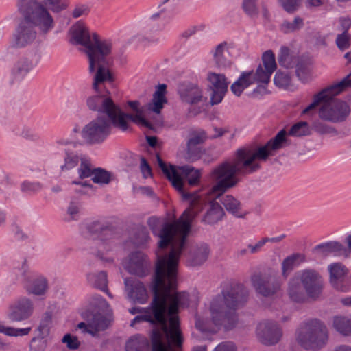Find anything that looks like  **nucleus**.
I'll return each mask as SVG.
<instances>
[{
  "label": "nucleus",
  "instance_id": "1",
  "mask_svg": "<svg viewBox=\"0 0 351 351\" xmlns=\"http://www.w3.org/2000/svg\"><path fill=\"white\" fill-rule=\"evenodd\" d=\"M177 274L162 271L161 266L156 268L152 286L154 294L151 304L147 308L132 307V315L138 314L131 322L130 326L141 322L160 326L152 333V351L155 346H161L165 351H178L182 345L183 337L180 328L178 312L180 308L189 306V293L178 292Z\"/></svg>",
  "mask_w": 351,
  "mask_h": 351
},
{
  "label": "nucleus",
  "instance_id": "2",
  "mask_svg": "<svg viewBox=\"0 0 351 351\" xmlns=\"http://www.w3.org/2000/svg\"><path fill=\"white\" fill-rule=\"evenodd\" d=\"M286 134V131L282 130L263 146H242L234 152L232 159L223 161L212 170L210 177L215 184L211 188L210 193L216 199H219L228 213L238 218L245 215L239 200L232 195L223 194L238 184L239 179L237 175L247 176L258 171L261 169L260 162L266 161L273 155V152L283 147Z\"/></svg>",
  "mask_w": 351,
  "mask_h": 351
},
{
  "label": "nucleus",
  "instance_id": "3",
  "mask_svg": "<svg viewBox=\"0 0 351 351\" xmlns=\"http://www.w3.org/2000/svg\"><path fill=\"white\" fill-rule=\"evenodd\" d=\"M189 210H185L178 219L173 223L164 221L160 218L151 217L147 219V225L153 234L159 238L158 247L159 250L171 245L168 254L160 255L156 268L161 266L162 271L169 274H178V265L180 256L187 247V237L191 230V223L195 219V214Z\"/></svg>",
  "mask_w": 351,
  "mask_h": 351
},
{
  "label": "nucleus",
  "instance_id": "4",
  "mask_svg": "<svg viewBox=\"0 0 351 351\" xmlns=\"http://www.w3.org/2000/svg\"><path fill=\"white\" fill-rule=\"evenodd\" d=\"M248 297L247 289L241 284H232L223 289L213 299L210 305V318L195 317V326L202 332L215 333L223 326L233 328L238 322L236 309L243 306Z\"/></svg>",
  "mask_w": 351,
  "mask_h": 351
},
{
  "label": "nucleus",
  "instance_id": "5",
  "mask_svg": "<svg viewBox=\"0 0 351 351\" xmlns=\"http://www.w3.org/2000/svg\"><path fill=\"white\" fill-rule=\"evenodd\" d=\"M69 34L71 44L84 47L88 58L89 72H95L97 67L95 74L94 84L95 88H97L99 83L110 77V72L108 66L112 61L111 58L112 40H101L95 32H90L87 26L80 21L71 27Z\"/></svg>",
  "mask_w": 351,
  "mask_h": 351
},
{
  "label": "nucleus",
  "instance_id": "6",
  "mask_svg": "<svg viewBox=\"0 0 351 351\" xmlns=\"http://www.w3.org/2000/svg\"><path fill=\"white\" fill-rule=\"evenodd\" d=\"M19 10L23 16L10 37V45L23 49L33 44L37 38L36 27L46 34L54 26L53 19L45 8L36 0H19Z\"/></svg>",
  "mask_w": 351,
  "mask_h": 351
},
{
  "label": "nucleus",
  "instance_id": "7",
  "mask_svg": "<svg viewBox=\"0 0 351 351\" xmlns=\"http://www.w3.org/2000/svg\"><path fill=\"white\" fill-rule=\"evenodd\" d=\"M156 159L159 167L173 186L181 193L184 199L189 201V207L186 210L195 214V217L203 210L206 202L197 193L186 192L184 180L191 186L198 185L201 178L200 171L191 165H167L159 155H156Z\"/></svg>",
  "mask_w": 351,
  "mask_h": 351
},
{
  "label": "nucleus",
  "instance_id": "8",
  "mask_svg": "<svg viewBox=\"0 0 351 351\" xmlns=\"http://www.w3.org/2000/svg\"><path fill=\"white\" fill-rule=\"evenodd\" d=\"M348 88H351L350 75L314 95L313 101L302 110V114H308L322 103L319 110V117L322 120L332 123L343 121L350 114V107L346 102L332 97Z\"/></svg>",
  "mask_w": 351,
  "mask_h": 351
},
{
  "label": "nucleus",
  "instance_id": "9",
  "mask_svg": "<svg viewBox=\"0 0 351 351\" xmlns=\"http://www.w3.org/2000/svg\"><path fill=\"white\" fill-rule=\"evenodd\" d=\"M296 339L306 350H319L328 342V330L322 322L317 319L311 320L300 328Z\"/></svg>",
  "mask_w": 351,
  "mask_h": 351
},
{
  "label": "nucleus",
  "instance_id": "10",
  "mask_svg": "<svg viewBox=\"0 0 351 351\" xmlns=\"http://www.w3.org/2000/svg\"><path fill=\"white\" fill-rule=\"evenodd\" d=\"M17 280L28 295L36 297H45L49 286L47 278L43 274L32 271L25 261L20 267L15 269Z\"/></svg>",
  "mask_w": 351,
  "mask_h": 351
},
{
  "label": "nucleus",
  "instance_id": "11",
  "mask_svg": "<svg viewBox=\"0 0 351 351\" xmlns=\"http://www.w3.org/2000/svg\"><path fill=\"white\" fill-rule=\"evenodd\" d=\"M114 121L104 115H99L85 125L81 132V136L88 145L103 143L111 134Z\"/></svg>",
  "mask_w": 351,
  "mask_h": 351
},
{
  "label": "nucleus",
  "instance_id": "12",
  "mask_svg": "<svg viewBox=\"0 0 351 351\" xmlns=\"http://www.w3.org/2000/svg\"><path fill=\"white\" fill-rule=\"evenodd\" d=\"M112 81V76L110 74L109 79L104 80L99 83L97 88H95V80L93 83V88L95 91V95H90L87 97L86 103L90 110L102 113V115L114 119L115 104L110 97V93L105 90L104 83Z\"/></svg>",
  "mask_w": 351,
  "mask_h": 351
},
{
  "label": "nucleus",
  "instance_id": "13",
  "mask_svg": "<svg viewBox=\"0 0 351 351\" xmlns=\"http://www.w3.org/2000/svg\"><path fill=\"white\" fill-rule=\"evenodd\" d=\"M127 106L133 113L124 112L119 106L115 104L114 128L125 132L130 128V121L147 128H152L151 123L143 116V110L141 108L138 101H129L127 103Z\"/></svg>",
  "mask_w": 351,
  "mask_h": 351
},
{
  "label": "nucleus",
  "instance_id": "14",
  "mask_svg": "<svg viewBox=\"0 0 351 351\" xmlns=\"http://www.w3.org/2000/svg\"><path fill=\"white\" fill-rule=\"evenodd\" d=\"M301 282L307 295L311 298H317L323 288V279L321 274L314 269H304L295 274Z\"/></svg>",
  "mask_w": 351,
  "mask_h": 351
},
{
  "label": "nucleus",
  "instance_id": "15",
  "mask_svg": "<svg viewBox=\"0 0 351 351\" xmlns=\"http://www.w3.org/2000/svg\"><path fill=\"white\" fill-rule=\"evenodd\" d=\"M347 246L338 241H330L315 245L312 253L317 257L325 258L330 255L348 258L351 254V234L345 239Z\"/></svg>",
  "mask_w": 351,
  "mask_h": 351
},
{
  "label": "nucleus",
  "instance_id": "16",
  "mask_svg": "<svg viewBox=\"0 0 351 351\" xmlns=\"http://www.w3.org/2000/svg\"><path fill=\"white\" fill-rule=\"evenodd\" d=\"M256 291L265 297L274 295L281 287L280 281L271 273H256L251 276Z\"/></svg>",
  "mask_w": 351,
  "mask_h": 351
},
{
  "label": "nucleus",
  "instance_id": "17",
  "mask_svg": "<svg viewBox=\"0 0 351 351\" xmlns=\"http://www.w3.org/2000/svg\"><path fill=\"white\" fill-rule=\"evenodd\" d=\"M34 311V303L27 296H20L9 306L8 317L12 322H22L30 318Z\"/></svg>",
  "mask_w": 351,
  "mask_h": 351
},
{
  "label": "nucleus",
  "instance_id": "18",
  "mask_svg": "<svg viewBox=\"0 0 351 351\" xmlns=\"http://www.w3.org/2000/svg\"><path fill=\"white\" fill-rule=\"evenodd\" d=\"M208 87L211 90L210 104L212 106L220 104L226 92L229 82L223 74L210 72L207 75Z\"/></svg>",
  "mask_w": 351,
  "mask_h": 351
},
{
  "label": "nucleus",
  "instance_id": "19",
  "mask_svg": "<svg viewBox=\"0 0 351 351\" xmlns=\"http://www.w3.org/2000/svg\"><path fill=\"white\" fill-rule=\"evenodd\" d=\"M125 269L130 274L140 277L148 274L150 262L147 256L141 251L132 252L123 263Z\"/></svg>",
  "mask_w": 351,
  "mask_h": 351
},
{
  "label": "nucleus",
  "instance_id": "20",
  "mask_svg": "<svg viewBox=\"0 0 351 351\" xmlns=\"http://www.w3.org/2000/svg\"><path fill=\"white\" fill-rule=\"evenodd\" d=\"M256 335L263 344L269 346L279 341L282 336V331L276 322L267 320L258 324Z\"/></svg>",
  "mask_w": 351,
  "mask_h": 351
},
{
  "label": "nucleus",
  "instance_id": "21",
  "mask_svg": "<svg viewBox=\"0 0 351 351\" xmlns=\"http://www.w3.org/2000/svg\"><path fill=\"white\" fill-rule=\"evenodd\" d=\"M330 274V282L337 290L346 292L350 289L347 278L348 269L341 263H335L328 266Z\"/></svg>",
  "mask_w": 351,
  "mask_h": 351
},
{
  "label": "nucleus",
  "instance_id": "22",
  "mask_svg": "<svg viewBox=\"0 0 351 351\" xmlns=\"http://www.w3.org/2000/svg\"><path fill=\"white\" fill-rule=\"evenodd\" d=\"M113 237L114 232H112L110 237L104 236L100 239H95V247L92 248L91 253L104 262L112 263L114 260L112 252L114 243Z\"/></svg>",
  "mask_w": 351,
  "mask_h": 351
},
{
  "label": "nucleus",
  "instance_id": "23",
  "mask_svg": "<svg viewBox=\"0 0 351 351\" xmlns=\"http://www.w3.org/2000/svg\"><path fill=\"white\" fill-rule=\"evenodd\" d=\"M178 93L181 100L189 104H196L203 99V89L197 83L182 82L178 85Z\"/></svg>",
  "mask_w": 351,
  "mask_h": 351
},
{
  "label": "nucleus",
  "instance_id": "24",
  "mask_svg": "<svg viewBox=\"0 0 351 351\" xmlns=\"http://www.w3.org/2000/svg\"><path fill=\"white\" fill-rule=\"evenodd\" d=\"M124 284L129 300L140 304H145L147 301V291L142 282L129 278L125 279Z\"/></svg>",
  "mask_w": 351,
  "mask_h": 351
},
{
  "label": "nucleus",
  "instance_id": "25",
  "mask_svg": "<svg viewBox=\"0 0 351 351\" xmlns=\"http://www.w3.org/2000/svg\"><path fill=\"white\" fill-rule=\"evenodd\" d=\"M262 61L264 69L260 64L254 74L258 79V82L268 84L271 74L276 69L275 56L271 50H268L263 53Z\"/></svg>",
  "mask_w": 351,
  "mask_h": 351
},
{
  "label": "nucleus",
  "instance_id": "26",
  "mask_svg": "<svg viewBox=\"0 0 351 351\" xmlns=\"http://www.w3.org/2000/svg\"><path fill=\"white\" fill-rule=\"evenodd\" d=\"M104 313L101 312L92 313V317L89 319L88 323L86 324L84 322H80L77 324V328L83 330L84 333L96 336L98 332L106 330L109 326V319Z\"/></svg>",
  "mask_w": 351,
  "mask_h": 351
},
{
  "label": "nucleus",
  "instance_id": "27",
  "mask_svg": "<svg viewBox=\"0 0 351 351\" xmlns=\"http://www.w3.org/2000/svg\"><path fill=\"white\" fill-rule=\"evenodd\" d=\"M37 63L38 60L33 61L27 56L19 58L14 62L10 71L12 83L21 82Z\"/></svg>",
  "mask_w": 351,
  "mask_h": 351
},
{
  "label": "nucleus",
  "instance_id": "28",
  "mask_svg": "<svg viewBox=\"0 0 351 351\" xmlns=\"http://www.w3.org/2000/svg\"><path fill=\"white\" fill-rule=\"evenodd\" d=\"M81 231L84 237H93L96 239L104 236L110 237L113 232L109 226L98 221L85 224L82 227Z\"/></svg>",
  "mask_w": 351,
  "mask_h": 351
},
{
  "label": "nucleus",
  "instance_id": "29",
  "mask_svg": "<svg viewBox=\"0 0 351 351\" xmlns=\"http://www.w3.org/2000/svg\"><path fill=\"white\" fill-rule=\"evenodd\" d=\"M230 48L231 44L224 41L217 45L212 51L213 60L217 66L228 67L231 65Z\"/></svg>",
  "mask_w": 351,
  "mask_h": 351
},
{
  "label": "nucleus",
  "instance_id": "30",
  "mask_svg": "<svg viewBox=\"0 0 351 351\" xmlns=\"http://www.w3.org/2000/svg\"><path fill=\"white\" fill-rule=\"evenodd\" d=\"M224 215L225 212L221 205L214 200L210 201L209 207L204 215L202 222L208 225H214L221 221Z\"/></svg>",
  "mask_w": 351,
  "mask_h": 351
},
{
  "label": "nucleus",
  "instance_id": "31",
  "mask_svg": "<svg viewBox=\"0 0 351 351\" xmlns=\"http://www.w3.org/2000/svg\"><path fill=\"white\" fill-rule=\"evenodd\" d=\"M256 82H258L253 71L243 72L239 79L232 84L230 89L235 95L239 96L245 88Z\"/></svg>",
  "mask_w": 351,
  "mask_h": 351
},
{
  "label": "nucleus",
  "instance_id": "32",
  "mask_svg": "<svg viewBox=\"0 0 351 351\" xmlns=\"http://www.w3.org/2000/svg\"><path fill=\"white\" fill-rule=\"evenodd\" d=\"M167 86L165 84H159L153 95L152 101L148 104L147 109L156 114H159L167 102L165 97Z\"/></svg>",
  "mask_w": 351,
  "mask_h": 351
},
{
  "label": "nucleus",
  "instance_id": "33",
  "mask_svg": "<svg viewBox=\"0 0 351 351\" xmlns=\"http://www.w3.org/2000/svg\"><path fill=\"white\" fill-rule=\"evenodd\" d=\"M287 292L290 299L295 302H303L307 295L301 282L295 274L289 282Z\"/></svg>",
  "mask_w": 351,
  "mask_h": 351
},
{
  "label": "nucleus",
  "instance_id": "34",
  "mask_svg": "<svg viewBox=\"0 0 351 351\" xmlns=\"http://www.w3.org/2000/svg\"><path fill=\"white\" fill-rule=\"evenodd\" d=\"M306 261V256L302 253H293L287 256L282 262V275L287 278L294 267Z\"/></svg>",
  "mask_w": 351,
  "mask_h": 351
},
{
  "label": "nucleus",
  "instance_id": "35",
  "mask_svg": "<svg viewBox=\"0 0 351 351\" xmlns=\"http://www.w3.org/2000/svg\"><path fill=\"white\" fill-rule=\"evenodd\" d=\"M87 280L90 285L101 290L106 293L109 297L112 298L107 288L108 279L107 274L105 271L89 273L87 275Z\"/></svg>",
  "mask_w": 351,
  "mask_h": 351
},
{
  "label": "nucleus",
  "instance_id": "36",
  "mask_svg": "<svg viewBox=\"0 0 351 351\" xmlns=\"http://www.w3.org/2000/svg\"><path fill=\"white\" fill-rule=\"evenodd\" d=\"M148 339L141 335H135L129 339L125 344V351H148Z\"/></svg>",
  "mask_w": 351,
  "mask_h": 351
},
{
  "label": "nucleus",
  "instance_id": "37",
  "mask_svg": "<svg viewBox=\"0 0 351 351\" xmlns=\"http://www.w3.org/2000/svg\"><path fill=\"white\" fill-rule=\"evenodd\" d=\"M210 250L206 243L197 245L194 252L191 255V265L193 266L200 265L204 263L209 254Z\"/></svg>",
  "mask_w": 351,
  "mask_h": 351
},
{
  "label": "nucleus",
  "instance_id": "38",
  "mask_svg": "<svg viewBox=\"0 0 351 351\" xmlns=\"http://www.w3.org/2000/svg\"><path fill=\"white\" fill-rule=\"evenodd\" d=\"M43 189V184L38 181L25 180L20 183L21 193L27 196H34Z\"/></svg>",
  "mask_w": 351,
  "mask_h": 351
},
{
  "label": "nucleus",
  "instance_id": "39",
  "mask_svg": "<svg viewBox=\"0 0 351 351\" xmlns=\"http://www.w3.org/2000/svg\"><path fill=\"white\" fill-rule=\"evenodd\" d=\"M278 61L280 66L287 69L293 68L299 62L298 58L291 56L289 48L284 46L280 49Z\"/></svg>",
  "mask_w": 351,
  "mask_h": 351
},
{
  "label": "nucleus",
  "instance_id": "40",
  "mask_svg": "<svg viewBox=\"0 0 351 351\" xmlns=\"http://www.w3.org/2000/svg\"><path fill=\"white\" fill-rule=\"evenodd\" d=\"M51 324L52 313L47 311L43 315L39 324L35 330L37 332L36 335L47 337L50 333Z\"/></svg>",
  "mask_w": 351,
  "mask_h": 351
},
{
  "label": "nucleus",
  "instance_id": "41",
  "mask_svg": "<svg viewBox=\"0 0 351 351\" xmlns=\"http://www.w3.org/2000/svg\"><path fill=\"white\" fill-rule=\"evenodd\" d=\"M333 326L339 333L348 336L351 335V317H335L333 320Z\"/></svg>",
  "mask_w": 351,
  "mask_h": 351
},
{
  "label": "nucleus",
  "instance_id": "42",
  "mask_svg": "<svg viewBox=\"0 0 351 351\" xmlns=\"http://www.w3.org/2000/svg\"><path fill=\"white\" fill-rule=\"evenodd\" d=\"M89 305L92 313L96 312L106 313L109 308L107 301L99 295L91 296L89 299Z\"/></svg>",
  "mask_w": 351,
  "mask_h": 351
},
{
  "label": "nucleus",
  "instance_id": "43",
  "mask_svg": "<svg viewBox=\"0 0 351 351\" xmlns=\"http://www.w3.org/2000/svg\"><path fill=\"white\" fill-rule=\"evenodd\" d=\"M80 211L81 204L80 202L76 199H71L66 208L64 220L66 221L78 220L80 215Z\"/></svg>",
  "mask_w": 351,
  "mask_h": 351
},
{
  "label": "nucleus",
  "instance_id": "44",
  "mask_svg": "<svg viewBox=\"0 0 351 351\" xmlns=\"http://www.w3.org/2000/svg\"><path fill=\"white\" fill-rule=\"evenodd\" d=\"M304 27V20L300 16H296L292 21L285 20L281 25L280 29L285 34L295 32L301 29Z\"/></svg>",
  "mask_w": 351,
  "mask_h": 351
},
{
  "label": "nucleus",
  "instance_id": "45",
  "mask_svg": "<svg viewBox=\"0 0 351 351\" xmlns=\"http://www.w3.org/2000/svg\"><path fill=\"white\" fill-rule=\"evenodd\" d=\"M31 330V327L16 328L11 326H7L0 322V333H2L6 336L23 337L29 335Z\"/></svg>",
  "mask_w": 351,
  "mask_h": 351
},
{
  "label": "nucleus",
  "instance_id": "46",
  "mask_svg": "<svg viewBox=\"0 0 351 351\" xmlns=\"http://www.w3.org/2000/svg\"><path fill=\"white\" fill-rule=\"evenodd\" d=\"M82 156H84L82 154L79 155L77 153L73 152L66 151V155L64 156V163L60 166L62 171H69L74 168L79 162H81Z\"/></svg>",
  "mask_w": 351,
  "mask_h": 351
},
{
  "label": "nucleus",
  "instance_id": "47",
  "mask_svg": "<svg viewBox=\"0 0 351 351\" xmlns=\"http://www.w3.org/2000/svg\"><path fill=\"white\" fill-rule=\"evenodd\" d=\"M206 139V132L202 130H198L193 132L187 142V152L189 154L192 153L193 149L197 145H199Z\"/></svg>",
  "mask_w": 351,
  "mask_h": 351
},
{
  "label": "nucleus",
  "instance_id": "48",
  "mask_svg": "<svg viewBox=\"0 0 351 351\" xmlns=\"http://www.w3.org/2000/svg\"><path fill=\"white\" fill-rule=\"evenodd\" d=\"M311 134V128L306 121H299L290 128L289 134L293 136L300 137L308 136Z\"/></svg>",
  "mask_w": 351,
  "mask_h": 351
},
{
  "label": "nucleus",
  "instance_id": "49",
  "mask_svg": "<svg viewBox=\"0 0 351 351\" xmlns=\"http://www.w3.org/2000/svg\"><path fill=\"white\" fill-rule=\"evenodd\" d=\"M93 170L90 160L86 156H82L80 165L77 169L79 178L84 179L93 176Z\"/></svg>",
  "mask_w": 351,
  "mask_h": 351
},
{
  "label": "nucleus",
  "instance_id": "50",
  "mask_svg": "<svg viewBox=\"0 0 351 351\" xmlns=\"http://www.w3.org/2000/svg\"><path fill=\"white\" fill-rule=\"evenodd\" d=\"M93 182L99 184H108L111 180V173L101 168H95L92 176Z\"/></svg>",
  "mask_w": 351,
  "mask_h": 351
},
{
  "label": "nucleus",
  "instance_id": "51",
  "mask_svg": "<svg viewBox=\"0 0 351 351\" xmlns=\"http://www.w3.org/2000/svg\"><path fill=\"white\" fill-rule=\"evenodd\" d=\"M151 237L145 227L138 228L134 235V243L138 247H145L150 241Z\"/></svg>",
  "mask_w": 351,
  "mask_h": 351
},
{
  "label": "nucleus",
  "instance_id": "52",
  "mask_svg": "<svg viewBox=\"0 0 351 351\" xmlns=\"http://www.w3.org/2000/svg\"><path fill=\"white\" fill-rule=\"evenodd\" d=\"M45 338L38 335L33 337L29 343V351H45L48 344Z\"/></svg>",
  "mask_w": 351,
  "mask_h": 351
},
{
  "label": "nucleus",
  "instance_id": "53",
  "mask_svg": "<svg viewBox=\"0 0 351 351\" xmlns=\"http://www.w3.org/2000/svg\"><path fill=\"white\" fill-rule=\"evenodd\" d=\"M242 8L244 12L252 18L256 17L259 12L257 0H243Z\"/></svg>",
  "mask_w": 351,
  "mask_h": 351
},
{
  "label": "nucleus",
  "instance_id": "54",
  "mask_svg": "<svg viewBox=\"0 0 351 351\" xmlns=\"http://www.w3.org/2000/svg\"><path fill=\"white\" fill-rule=\"evenodd\" d=\"M312 128L314 130L315 132H316L320 134H337V133L333 127H332L319 120H316L313 122Z\"/></svg>",
  "mask_w": 351,
  "mask_h": 351
},
{
  "label": "nucleus",
  "instance_id": "55",
  "mask_svg": "<svg viewBox=\"0 0 351 351\" xmlns=\"http://www.w3.org/2000/svg\"><path fill=\"white\" fill-rule=\"evenodd\" d=\"M351 36L348 33L339 34L336 38V44L337 47L344 51L350 47V46Z\"/></svg>",
  "mask_w": 351,
  "mask_h": 351
},
{
  "label": "nucleus",
  "instance_id": "56",
  "mask_svg": "<svg viewBox=\"0 0 351 351\" xmlns=\"http://www.w3.org/2000/svg\"><path fill=\"white\" fill-rule=\"evenodd\" d=\"M274 84L279 87H287L290 84V77L287 73L278 71L274 78Z\"/></svg>",
  "mask_w": 351,
  "mask_h": 351
},
{
  "label": "nucleus",
  "instance_id": "57",
  "mask_svg": "<svg viewBox=\"0 0 351 351\" xmlns=\"http://www.w3.org/2000/svg\"><path fill=\"white\" fill-rule=\"evenodd\" d=\"M295 66L296 68V74L299 80L303 83H306L308 80V69L307 66L305 64L299 62L296 65H295Z\"/></svg>",
  "mask_w": 351,
  "mask_h": 351
},
{
  "label": "nucleus",
  "instance_id": "58",
  "mask_svg": "<svg viewBox=\"0 0 351 351\" xmlns=\"http://www.w3.org/2000/svg\"><path fill=\"white\" fill-rule=\"evenodd\" d=\"M90 12V7L86 4H77L72 11L71 16L74 19L87 16Z\"/></svg>",
  "mask_w": 351,
  "mask_h": 351
},
{
  "label": "nucleus",
  "instance_id": "59",
  "mask_svg": "<svg viewBox=\"0 0 351 351\" xmlns=\"http://www.w3.org/2000/svg\"><path fill=\"white\" fill-rule=\"evenodd\" d=\"M282 7L289 13L298 10L301 0H278Z\"/></svg>",
  "mask_w": 351,
  "mask_h": 351
},
{
  "label": "nucleus",
  "instance_id": "60",
  "mask_svg": "<svg viewBox=\"0 0 351 351\" xmlns=\"http://www.w3.org/2000/svg\"><path fill=\"white\" fill-rule=\"evenodd\" d=\"M12 130L16 135L23 136L27 139H34L36 136L32 129L28 127L24 126L21 129L14 127Z\"/></svg>",
  "mask_w": 351,
  "mask_h": 351
},
{
  "label": "nucleus",
  "instance_id": "61",
  "mask_svg": "<svg viewBox=\"0 0 351 351\" xmlns=\"http://www.w3.org/2000/svg\"><path fill=\"white\" fill-rule=\"evenodd\" d=\"M47 4H48L51 9L53 12H58L62 10H64L67 5L68 3L64 0H45Z\"/></svg>",
  "mask_w": 351,
  "mask_h": 351
},
{
  "label": "nucleus",
  "instance_id": "62",
  "mask_svg": "<svg viewBox=\"0 0 351 351\" xmlns=\"http://www.w3.org/2000/svg\"><path fill=\"white\" fill-rule=\"evenodd\" d=\"M62 342L66 344L69 349H77L80 346V341L76 337L72 336L70 334L65 335L62 338Z\"/></svg>",
  "mask_w": 351,
  "mask_h": 351
},
{
  "label": "nucleus",
  "instance_id": "63",
  "mask_svg": "<svg viewBox=\"0 0 351 351\" xmlns=\"http://www.w3.org/2000/svg\"><path fill=\"white\" fill-rule=\"evenodd\" d=\"M267 243V239L263 237L258 241H257L255 244L250 243L247 245V248L249 249V252L250 254H255L259 253L263 247Z\"/></svg>",
  "mask_w": 351,
  "mask_h": 351
},
{
  "label": "nucleus",
  "instance_id": "64",
  "mask_svg": "<svg viewBox=\"0 0 351 351\" xmlns=\"http://www.w3.org/2000/svg\"><path fill=\"white\" fill-rule=\"evenodd\" d=\"M213 351H237V348L232 342L224 341L219 343Z\"/></svg>",
  "mask_w": 351,
  "mask_h": 351
}]
</instances>
